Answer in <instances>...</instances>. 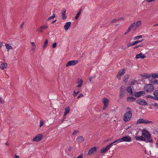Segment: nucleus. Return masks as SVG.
Returning a JSON list of instances; mask_svg holds the SVG:
<instances>
[{
    "label": "nucleus",
    "instance_id": "48",
    "mask_svg": "<svg viewBox=\"0 0 158 158\" xmlns=\"http://www.w3.org/2000/svg\"><path fill=\"white\" fill-rule=\"evenodd\" d=\"M56 46V43H54L52 45V47L53 48H55Z\"/></svg>",
    "mask_w": 158,
    "mask_h": 158
},
{
    "label": "nucleus",
    "instance_id": "51",
    "mask_svg": "<svg viewBox=\"0 0 158 158\" xmlns=\"http://www.w3.org/2000/svg\"><path fill=\"white\" fill-rule=\"evenodd\" d=\"M4 103V101L2 99V98L0 97V103L2 104Z\"/></svg>",
    "mask_w": 158,
    "mask_h": 158
},
{
    "label": "nucleus",
    "instance_id": "1",
    "mask_svg": "<svg viewBox=\"0 0 158 158\" xmlns=\"http://www.w3.org/2000/svg\"><path fill=\"white\" fill-rule=\"evenodd\" d=\"M142 135L144 136L145 139V142L152 143V140L151 138V135L149 132L146 130H144L142 131Z\"/></svg>",
    "mask_w": 158,
    "mask_h": 158
},
{
    "label": "nucleus",
    "instance_id": "35",
    "mask_svg": "<svg viewBox=\"0 0 158 158\" xmlns=\"http://www.w3.org/2000/svg\"><path fill=\"white\" fill-rule=\"evenodd\" d=\"M79 91L78 90L77 92H75V90L73 89V95L75 97H76L77 95L79 93Z\"/></svg>",
    "mask_w": 158,
    "mask_h": 158
},
{
    "label": "nucleus",
    "instance_id": "38",
    "mask_svg": "<svg viewBox=\"0 0 158 158\" xmlns=\"http://www.w3.org/2000/svg\"><path fill=\"white\" fill-rule=\"evenodd\" d=\"M55 17V15L54 14H53L52 15V16L49 17L47 20V21H48L49 20L52 19L54 18Z\"/></svg>",
    "mask_w": 158,
    "mask_h": 158
},
{
    "label": "nucleus",
    "instance_id": "11",
    "mask_svg": "<svg viewBox=\"0 0 158 158\" xmlns=\"http://www.w3.org/2000/svg\"><path fill=\"white\" fill-rule=\"evenodd\" d=\"M145 94L144 91H140L138 92H136L134 94V96L136 97H139L141 96H143Z\"/></svg>",
    "mask_w": 158,
    "mask_h": 158
},
{
    "label": "nucleus",
    "instance_id": "15",
    "mask_svg": "<svg viewBox=\"0 0 158 158\" xmlns=\"http://www.w3.org/2000/svg\"><path fill=\"white\" fill-rule=\"evenodd\" d=\"M96 151V148L95 147H93L91 149H90L89 152L88 154L89 155H91L94 152H95Z\"/></svg>",
    "mask_w": 158,
    "mask_h": 158
},
{
    "label": "nucleus",
    "instance_id": "59",
    "mask_svg": "<svg viewBox=\"0 0 158 158\" xmlns=\"http://www.w3.org/2000/svg\"><path fill=\"white\" fill-rule=\"evenodd\" d=\"M3 45V43L0 42V48H1Z\"/></svg>",
    "mask_w": 158,
    "mask_h": 158
},
{
    "label": "nucleus",
    "instance_id": "3",
    "mask_svg": "<svg viewBox=\"0 0 158 158\" xmlns=\"http://www.w3.org/2000/svg\"><path fill=\"white\" fill-rule=\"evenodd\" d=\"M144 89L147 92H151L154 90V86L151 84H146L144 85Z\"/></svg>",
    "mask_w": 158,
    "mask_h": 158
},
{
    "label": "nucleus",
    "instance_id": "61",
    "mask_svg": "<svg viewBox=\"0 0 158 158\" xmlns=\"http://www.w3.org/2000/svg\"><path fill=\"white\" fill-rule=\"evenodd\" d=\"M77 158H83V156H81V155H80Z\"/></svg>",
    "mask_w": 158,
    "mask_h": 158
},
{
    "label": "nucleus",
    "instance_id": "17",
    "mask_svg": "<svg viewBox=\"0 0 158 158\" xmlns=\"http://www.w3.org/2000/svg\"><path fill=\"white\" fill-rule=\"evenodd\" d=\"M142 55L143 53H140L139 54L136 56L135 58L136 59H144L146 57V56L144 55Z\"/></svg>",
    "mask_w": 158,
    "mask_h": 158
},
{
    "label": "nucleus",
    "instance_id": "14",
    "mask_svg": "<svg viewBox=\"0 0 158 158\" xmlns=\"http://www.w3.org/2000/svg\"><path fill=\"white\" fill-rule=\"evenodd\" d=\"M84 138L82 136H79L76 139V141L79 143H80L84 141Z\"/></svg>",
    "mask_w": 158,
    "mask_h": 158
},
{
    "label": "nucleus",
    "instance_id": "10",
    "mask_svg": "<svg viewBox=\"0 0 158 158\" xmlns=\"http://www.w3.org/2000/svg\"><path fill=\"white\" fill-rule=\"evenodd\" d=\"M125 87L123 86H122L120 88V90L119 98H123L125 95Z\"/></svg>",
    "mask_w": 158,
    "mask_h": 158
},
{
    "label": "nucleus",
    "instance_id": "22",
    "mask_svg": "<svg viewBox=\"0 0 158 158\" xmlns=\"http://www.w3.org/2000/svg\"><path fill=\"white\" fill-rule=\"evenodd\" d=\"M135 139L136 140H141L142 141H145V139L144 137L142 136H136L135 137Z\"/></svg>",
    "mask_w": 158,
    "mask_h": 158
},
{
    "label": "nucleus",
    "instance_id": "52",
    "mask_svg": "<svg viewBox=\"0 0 158 158\" xmlns=\"http://www.w3.org/2000/svg\"><path fill=\"white\" fill-rule=\"evenodd\" d=\"M66 12V10L64 8H63L62 10V12H61V14H65Z\"/></svg>",
    "mask_w": 158,
    "mask_h": 158
},
{
    "label": "nucleus",
    "instance_id": "2",
    "mask_svg": "<svg viewBox=\"0 0 158 158\" xmlns=\"http://www.w3.org/2000/svg\"><path fill=\"white\" fill-rule=\"evenodd\" d=\"M132 116V114L131 111H127L124 114L123 117V120L125 122L129 121Z\"/></svg>",
    "mask_w": 158,
    "mask_h": 158
},
{
    "label": "nucleus",
    "instance_id": "21",
    "mask_svg": "<svg viewBox=\"0 0 158 158\" xmlns=\"http://www.w3.org/2000/svg\"><path fill=\"white\" fill-rule=\"evenodd\" d=\"M70 110L69 107H67L65 109V111L64 113V117H65L66 115L69 112Z\"/></svg>",
    "mask_w": 158,
    "mask_h": 158
},
{
    "label": "nucleus",
    "instance_id": "49",
    "mask_svg": "<svg viewBox=\"0 0 158 158\" xmlns=\"http://www.w3.org/2000/svg\"><path fill=\"white\" fill-rule=\"evenodd\" d=\"M151 105L155 106V107H158V104L157 103H152L151 104Z\"/></svg>",
    "mask_w": 158,
    "mask_h": 158
},
{
    "label": "nucleus",
    "instance_id": "13",
    "mask_svg": "<svg viewBox=\"0 0 158 158\" xmlns=\"http://www.w3.org/2000/svg\"><path fill=\"white\" fill-rule=\"evenodd\" d=\"M102 102L104 104L103 109L104 110L108 105L109 100L106 98H104L102 99Z\"/></svg>",
    "mask_w": 158,
    "mask_h": 158
},
{
    "label": "nucleus",
    "instance_id": "64",
    "mask_svg": "<svg viewBox=\"0 0 158 158\" xmlns=\"http://www.w3.org/2000/svg\"><path fill=\"white\" fill-rule=\"evenodd\" d=\"M92 77H90L89 78V81H92Z\"/></svg>",
    "mask_w": 158,
    "mask_h": 158
},
{
    "label": "nucleus",
    "instance_id": "39",
    "mask_svg": "<svg viewBox=\"0 0 158 158\" xmlns=\"http://www.w3.org/2000/svg\"><path fill=\"white\" fill-rule=\"evenodd\" d=\"M146 98H151L152 99H153L155 100V98H154V97L151 95H148L147 96H145V97Z\"/></svg>",
    "mask_w": 158,
    "mask_h": 158
},
{
    "label": "nucleus",
    "instance_id": "6",
    "mask_svg": "<svg viewBox=\"0 0 158 158\" xmlns=\"http://www.w3.org/2000/svg\"><path fill=\"white\" fill-rule=\"evenodd\" d=\"M78 63V61L77 60H72L69 61L66 64V67L70 66H73L74 65Z\"/></svg>",
    "mask_w": 158,
    "mask_h": 158
},
{
    "label": "nucleus",
    "instance_id": "32",
    "mask_svg": "<svg viewBox=\"0 0 158 158\" xmlns=\"http://www.w3.org/2000/svg\"><path fill=\"white\" fill-rule=\"evenodd\" d=\"M136 44L135 41L132 42L127 44L128 47L133 46Z\"/></svg>",
    "mask_w": 158,
    "mask_h": 158
},
{
    "label": "nucleus",
    "instance_id": "40",
    "mask_svg": "<svg viewBox=\"0 0 158 158\" xmlns=\"http://www.w3.org/2000/svg\"><path fill=\"white\" fill-rule=\"evenodd\" d=\"M135 23L134 22L132 23L128 27L130 30H131L135 26Z\"/></svg>",
    "mask_w": 158,
    "mask_h": 158
},
{
    "label": "nucleus",
    "instance_id": "30",
    "mask_svg": "<svg viewBox=\"0 0 158 158\" xmlns=\"http://www.w3.org/2000/svg\"><path fill=\"white\" fill-rule=\"evenodd\" d=\"M151 75L152 78H156L158 77V73H152Z\"/></svg>",
    "mask_w": 158,
    "mask_h": 158
},
{
    "label": "nucleus",
    "instance_id": "54",
    "mask_svg": "<svg viewBox=\"0 0 158 158\" xmlns=\"http://www.w3.org/2000/svg\"><path fill=\"white\" fill-rule=\"evenodd\" d=\"M131 30H130L129 28H128L127 30L125 32V35H126L127 33L129 32Z\"/></svg>",
    "mask_w": 158,
    "mask_h": 158
},
{
    "label": "nucleus",
    "instance_id": "24",
    "mask_svg": "<svg viewBox=\"0 0 158 158\" xmlns=\"http://www.w3.org/2000/svg\"><path fill=\"white\" fill-rule=\"evenodd\" d=\"M141 76L142 77H144L146 78H148L150 77L151 74L147 73H143L141 75Z\"/></svg>",
    "mask_w": 158,
    "mask_h": 158
},
{
    "label": "nucleus",
    "instance_id": "26",
    "mask_svg": "<svg viewBox=\"0 0 158 158\" xmlns=\"http://www.w3.org/2000/svg\"><path fill=\"white\" fill-rule=\"evenodd\" d=\"M122 142V138H119V139H118L116 140L115 141H114V142L110 144H112V146L114 143H118L120 142Z\"/></svg>",
    "mask_w": 158,
    "mask_h": 158
},
{
    "label": "nucleus",
    "instance_id": "58",
    "mask_svg": "<svg viewBox=\"0 0 158 158\" xmlns=\"http://www.w3.org/2000/svg\"><path fill=\"white\" fill-rule=\"evenodd\" d=\"M24 24V22H23L20 26V27L21 28H22L23 27Z\"/></svg>",
    "mask_w": 158,
    "mask_h": 158
},
{
    "label": "nucleus",
    "instance_id": "20",
    "mask_svg": "<svg viewBox=\"0 0 158 158\" xmlns=\"http://www.w3.org/2000/svg\"><path fill=\"white\" fill-rule=\"evenodd\" d=\"M77 83L78 84V85H77V87H81L83 84V81L81 79H78Z\"/></svg>",
    "mask_w": 158,
    "mask_h": 158
},
{
    "label": "nucleus",
    "instance_id": "46",
    "mask_svg": "<svg viewBox=\"0 0 158 158\" xmlns=\"http://www.w3.org/2000/svg\"><path fill=\"white\" fill-rule=\"evenodd\" d=\"M143 39H141L140 40H137V41H135V44H137L139 43L140 42H141L143 41Z\"/></svg>",
    "mask_w": 158,
    "mask_h": 158
},
{
    "label": "nucleus",
    "instance_id": "57",
    "mask_svg": "<svg viewBox=\"0 0 158 158\" xmlns=\"http://www.w3.org/2000/svg\"><path fill=\"white\" fill-rule=\"evenodd\" d=\"M117 19H118V21L120 20H124V18L123 17H120V18H117Z\"/></svg>",
    "mask_w": 158,
    "mask_h": 158
},
{
    "label": "nucleus",
    "instance_id": "12",
    "mask_svg": "<svg viewBox=\"0 0 158 158\" xmlns=\"http://www.w3.org/2000/svg\"><path fill=\"white\" fill-rule=\"evenodd\" d=\"M122 142H130L131 141V138L129 136H125L122 138Z\"/></svg>",
    "mask_w": 158,
    "mask_h": 158
},
{
    "label": "nucleus",
    "instance_id": "36",
    "mask_svg": "<svg viewBox=\"0 0 158 158\" xmlns=\"http://www.w3.org/2000/svg\"><path fill=\"white\" fill-rule=\"evenodd\" d=\"M44 124V121L43 119H41L40 121V127H41Z\"/></svg>",
    "mask_w": 158,
    "mask_h": 158
},
{
    "label": "nucleus",
    "instance_id": "47",
    "mask_svg": "<svg viewBox=\"0 0 158 158\" xmlns=\"http://www.w3.org/2000/svg\"><path fill=\"white\" fill-rule=\"evenodd\" d=\"M118 21V19L117 18V19H113L112 20H111V23H114V22H116V21Z\"/></svg>",
    "mask_w": 158,
    "mask_h": 158
},
{
    "label": "nucleus",
    "instance_id": "7",
    "mask_svg": "<svg viewBox=\"0 0 158 158\" xmlns=\"http://www.w3.org/2000/svg\"><path fill=\"white\" fill-rule=\"evenodd\" d=\"M43 135L42 134H39L34 137L32 140L33 141L39 142L42 139Z\"/></svg>",
    "mask_w": 158,
    "mask_h": 158
},
{
    "label": "nucleus",
    "instance_id": "55",
    "mask_svg": "<svg viewBox=\"0 0 158 158\" xmlns=\"http://www.w3.org/2000/svg\"><path fill=\"white\" fill-rule=\"evenodd\" d=\"M131 108L129 107H127L126 108V110L127 111H131Z\"/></svg>",
    "mask_w": 158,
    "mask_h": 158
},
{
    "label": "nucleus",
    "instance_id": "50",
    "mask_svg": "<svg viewBox=\"0 0 158 158\" xmlns=\"http://www.w3.org/2000/svg\"><path fill=\"white\" fill-rule=\"evenodd\" d=\"M121 76L120 74L118 73V74L117 75V77L118 79L120 80L121 78Z\"/></svg>",
    "mask_w": 158,
    "mask_h": 158
},
{
    "label": "nucleus",
    "instance_id": "53",
    "mask_svg": "<svg viewBox=\"0 0 158 158\" xmlns=\"http://www.w3.org/2000/svg\"><path fill=\"white\" fill-rule=\"evenodd\" d=\"M83 95L82 94H80L77 97V98H81V97H83Z\"/></svg>",
    "mask_w": 158,
    "mask_h": 158
},
{
    "label": "nucleus",
    "instance_id": "9",
    "mask_svg": "<svg viewBox=\"0 0 158 158\" xmlns=\"http://www.w3.org/2000/svg\"><path fill=\"white\" fill-rule=\"evenodd\" d=\"M112 147V144H110L107 145L105 148L101 149L100 150L102 153H104L107 152Z\"/></svg>",
    "mask_w": 158,
    "mask_h": 158
},
{
    "label": "nucleus",
    "instance_id": "18",
    "mask_svg": "<svg viewBox=\"0 0 158 158\" xmlns=\"http://www.w3.org/2000/svg\"><path fill=\"white\" fill-rule=\"evenodd\" d=\"M136 99L135 98L132 97H129L127 98V102H132L135 101Z\"/></svg>",
    "mask_w": 158,
    "mask_h": 158
},
{
    "label": "nucleus",
    "instance_id": "63",
    "mask_svg": "<svg viewBox=\"0 0 158 158\" xmlns=\"http://www.w3.org/2000/svg\"><path fill=\"white\" fill-rule=\"evenodd\" d=\"M56 20H55L54 21H53L52 23H51V24H53L54 23L56 22Z\"/></svg>",
    "mask_w": 158,
    "mask_h": 158
},
{
    "label": "nucleus",
    "instance_id": "16",
    "mask_svg": "<svg viewBox=\"0 0 158 158\" xmlns=\"http://www.w3.org/2000/svg\"><path fill=\"white\" fill-rule=\"evenodd\" d=\"M142 23L141 21L139 20L137 21L136 23H135V26L134 29V30H135L137 28H138L141 24Z\"/></svg>",
    "mask_w": 158,
    "mask_h": 158
},
{
    "label": "nucleus",
    "instance_id": "23",
    "mask_svg": "<svg viewBox=\"0 0 158 158\" xmlns=\"http://www.w3.org/2000/svg\"><path fill=\"white\" fill-rule=\"evenodd\" d=\"M155 100H158V90H156L153 92Z\"/></svg>",
    "mask_w": 158,
    "mask_h": 158
},
{
    "label": "nucleus",
    "instance_id": "8",
    "mask_svg": "<svg viewBox=\"0 0 158 158\" xmlns=\"http://www.w3.org/2000/svg\"><path fill=\"white\" fill-rule=\"evenodd\" d=\"M137 104L142 106L147 105L148 103L147 102L142 99H139L136 101Z\"/></svg>",
    "mask_w": 158,
    "mask_h": 158
},
{
    "label": "nucleus",
    "instance_id": "33",
    "mask_svg": "<svg viewBox=\"0 0 158 158\" xmlns=\"http://www.w3.org/2000/svg\"><path fill=\"white\" fill-rule=\"evenodd\" d=\"M129 77V75H127L125 76L124 79V81L125 82H127V81Z\"/></svg>",
    "mask_w": 158,
    "mask_h": 158
},
{
    "label": "nucleus",
    "instance_id": "19",
    "mask_svg": "<svg viewBox=\"0 0 158 158\" xmlns=\"http://www.w3.org/2000/svg\"><path fill=\"white\" fill-rule=\"evenodd\" d=\"M71 23L70 22H69L66 23L65 25H64V29L66 31L67 30L70 26Z\"/></svg>",
    "mask_w": 158,
    "mask_h": 158
},
{
    "label": "nucleus",
    "instance_id": "42",
    "mask_svg": "<svg viewBox=\"0 0 158 158\" xmlns=\"http://www.w3.org/2000/svg\"><path fill=\"white\" fill-rule=\"evenodd\" d=\"M151 83H152L153 84H157L158 85V80H153L151 82Z\"/></svg>",
    "mask_w": 158,
    "mask_h": 158
},
{
    "label": "nucleus",
    "instance_id": "37",
    "mask_svg": "<svg viewBox=\"0 0 158 158\" xmlns=\"http://www.w3.org/2000/svg\"><path fill=\"white\" fill-rule=\"evenodd\" d=\"M126 70L123 69L122 71H119L118 73L120 75H124L125 73Z\"/></svg>",
    "mask_w": 158,
    "mask_h": 158
},
{
    "label": "nucleus",
    "instance_id": "34",
    "mask_svg": "<svg viewBox=\"0 0 158 158\" xmlns=\"http://www.w3.org/2000/svg\"><path fill=\"white\" fill-rule=\"evenodd\" d=\"M142 38V36L141 35H137L136 36H135L133 38V40H137L138 39H140Z\"/></svg>",
    "mask_w": 158,
    "mask_h": 158
},
{
    "label": "nucleus",
    "instance_id": "4",
    "mask_svg": "<svg viewBox=\"0 0 158 158\" xmlns=\"http://www.w3.org/2000/svg\"><path fill=\"white\" fill-rule=\"evenodd\" d=\"M48 25L47 23H46L45 24L38 28L36 31L40 33H42L44 30L48 28Z\"/></svg>",
    "mask_w": 158,
    "mask_h": 158
},
{
    "label": "nucleus",
    "instance_id": "25",
    "mask_svg": "<svg viewBox=\"0 0 158 158\" xmlns=\"http://www.w3.org/2000/svg\"><path fill=\"white\" fill-rule=\"evenodd\" d=\"M31 50L34 52L35 51L36 48L35 44L34 42H31Z\"/></svg>",
    "mask_w": 158,
    "mask_h": 158
},
{
    "label": "nucleus",
    "instance_id": "56",
    "mask_svg": "<svg viewBox=\"0 0 158 158\" xmlns=\"http://www.w3.org/2000/svg\"><path fill=\"white\" fill-rule=\"evenodd\" d=\"M140 47V45H136V46H135L134 48V49H135V48H138L139 47Z\"/></svg>",
    "mask_w": 158,
    "mask_h": 158
},
{
    "label": "nucleus",
    "instance_id": "5",
    "mask_svg": "<svg viewBox=\"0 0 158 158\" xmlns=\"http://www.w3.org/2000/svg\"><path fill=\"white\" fill-rule=\"evenodd\" d=\"M137 123H145V124H151L152 123V121H148L147 120L143 119H139L137 122Z\"/></svg>",
    "mask_w": 158,
    "mask_h": 158
},
{
    "label": "nucleus",
    "instance_id": "28",
    "mask_svg": "<svg viewBox=\"0 0 158 158\" xmlns=\"http://www.w3.org/2000/svg\"><path fill=\"white\" fill-rule=\"evenodd\" d=\"M7 65V64L6 63H4L3 64H0V68L3 70L6 67Z\"/></svg>",
    "mask_w": 158,
    "mask_h": 158
},
{
    "label": "nucleus",
    "instance_id": "44",
    "mask_svg": "<svg viewBox=\"0 0 158 158\" xmlns=\"http://www.w3.org/2000/svg\"><path fill=\"white\" fill-rule=\"evenodd\" d=\"M80 14H81V13H80V12H78L76 16H75V19L76 20L77 19H78V18L79 15H80Z\"/></svg>",
    "mask_w": 158,
    "mask_h": 158
},
{
    "label": "nucleus",
    "instance_id": "62",
    "mask_svg": "<svg viewBox=\"0 0 158 158\" xmlns=\"http://www.w3.org/2000/svg\"><path fill=\"white\" fill-rule=\"evenodd\" d=\"M19 156H17L16 155H15V157L14 158H19Z\"/></svg>",
    "mask_w": 158,
    "mask_h": 158
},
{
    "label": "nucleus",
    "instance_id": "43",
    "mask_svg": "<svg viewBox=\"0 0 158 158\" xmlns=\"http://www.w3.org/2000/svg\"><path fill=\"white\" fill-rule=\"evenodd\" d=\"M61 16L63 20H65L66 19V17L65 16V14H61Z\"/></svg>",
    "mask_w": 158,
    "mask_h": 158
},
{
    "label": "nucleus",
    "instance_id": "31",
    "mask_svg": "<svg viewBox=\"0 0 158 158\" xmlns=\"http://www.w3.org/2000/svg\"><path fill=\"white\" fill-rule=\"evenodd\" d=\"M127 91L129 93L131 94L132 93V91L131 86H129L127 88Z\"/></svg>",
    "mask_w": 158,
    "mask_h": 158
},
{
    "label": "nucleus",
    "instance_id": "45",
    "mask_svg": "<svg viewBox=\"0 0 158 158\" xmlns=\"http://www.w3.org/2000/svg\"><path fill=\"white\" fill-rule=\"evenodd\" d=\"M79 131L78 130H75L74 132L72 133L73 135H75L76 134L78 133L79 132Z\"/></svg>",
    "mask_w": 158,
    "mask_h": 158
},
{
    "label": "nucleus",
    "instance_id": "60",
    "mask_svg": "<svg viewBox=\"0 0 158 158\" xmlns=\"http://www.w3.org/2000/svg\"><path fill=\"white\" fill-rule=\"evenodd\" d=\"M72 149V147H70L68 149V150L69 151H71Z\"/></svg>",
    "mask_w": 158,
    "mask_h": 158
},
{
    "label": "nucleus",
    "instance_id": "29",
    "mask_svg": "<svg viewBox=\"0 0 158 158\" xmlns=\"http://www.w3.org/2000/svg\"><path fill=\"white\" fill-rule=\"evenodd\" d=\"M48 45V40L46 39L44 41V44L43 46V49H45Z\"/></svg>",
    "mask_w": 158,
    "mask_h": 158
},
{
    "label": "nucleus",
    "instance_id": "41",
    "mask_svg": "<svg viewBox=\"0 0 158 158\" xmlns=\"http://www.w3.org/2000/svg\"><path fill=\"white\" fill-rule=\"evenodd\" d=\"M155 1V0H144L143 2V3H144L145 2H146L147 3H149Z\"/></svg>",
    "mask_w": 158,
    "mask_h": 158
},
{
    "label": "nucleus",
    "instance_id": "27",
    "mask_svg": "<svg viewBox=\"0 0 158 158\" xmlns=\"http://www.w3.org/2000/svg\"><path fill=\"white\" fill-rule=\"evenodd\" d=\"M5 46L7 52H9L10 49H13L12 46L10 45L9 44H6Z\"/></svg>",
    "mask_w": 158,
    "mask_h": 158
}]
</instances>
